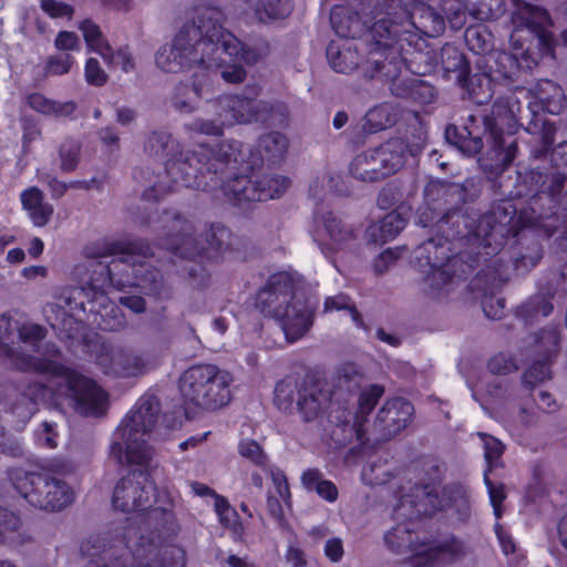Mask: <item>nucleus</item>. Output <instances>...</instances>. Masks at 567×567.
<instances>
[{
	"instance_id": "obj_1",
	"label": "nucleus",
	"mask_w": 567,
	"mask_h": 567,
	"mask_svg": "<svg viewBox=\"0 0 567 567\" xmlns=\"http://www.w3.org/2000/svg\"><path fill=\"white\" fill-rule=\"evenodd\" d=\"M461 185H466L465 199L444 208L435 236L415 250L416 265L426 272L424 290L431 297H437L454 278L466 280L478 267L480 280L505 281L528 274L543 258L539 243L522 231L530 220L514 197L508 194L477 214L464 207L478 197L475 183L466 179Z\"/></svg>"
},
{
	"instance_id": "obj_2",
	"label": "nucleus",
	"mask_w": 567,
	"mask_h": 567,
	"mask_svg": "<svg viewBox=\"0 0 567 567\" xmlns=\"http://www.w3.org/2000/svg\"><path fill=\"white\" fill-rule=\"evenodd\" d=\"M288 138L279 132L261 135L255 150L249 152L245 169L223 179L228 169L237 168L243 155V144L237 141L220 142L215 147L200 144L193 151L181 153L179 157L167 158L164 171L174 184L202 190L221 187L224 195L236 206L246 203L267 202L280 197L290 179L282 175L268 174L266 169L277 168L288 151ZM244 162V159H241Z\"/></svg>"
},
{
	"instance_id": "obj_3",
	"label": "nucleus",
	"mask_w": 567,
	"mask_h": 567,
	"mask_svg": "<svg viewBox=\"0 0 567 567\" xmlns=\"http://www.w3.org/2000/svg\"><path fill=\"white\" fill-rule=\"evenodd\" d=\"M220 16L219 11L205 9L184 23L172 43L156 52V65L169 73L198 65L209 75L219 70L228 83H241L247 75L243 62L256 59H250L251 51L223 27Z\"/></svg>"
},
{
	"instance_id": "obj_4",
	"label": "nucleus",
	"mask_w": 567,
	"mask_h": 567,
	"mask_svg": "<svg viewBox=\"0 0 567 567\" xmlns=\"http://www.w3.org/2000/svg\"><path fill=\"white\" fill-rule=\"evenodd\" d=\"M384 16L374 21L372 31L377 49L388 45L395 54L406 55L408 69L413 75L424 76L437 68V51L427 38H436L445 30L444 18L427 2L408 8L402 0H385Z\"/></svg>"
},
{
	"instance_id": "obj_5",
	"label": "nucleus",
	"mask_w": 567,
	"mask_h": 567,
	"mask_svg": "<svg viewBox=\"0 0 567 567\" xmlns=\"http://www.w3.org/2000/svg\"><path fill=\"white\" fill-rule=\"evenodd\" d=\"M519 127L513 111L501 102H495L489 114H470L463 125L449 124L445 128L446 141L466 155L478 154L483 137L488 145L487 152L480 157L481 169L492 182L513 164L517 155L515 134Z\"/></svg>"
},
{
	"instance_id": "obj_6",
	"label": "nucleus",
	"mask_w": 567,
	"mask_h": 567,
	"mask_svg": "<svg viewBox=\"0 0 567 567\" xmlns=\"http://www.w3.org/2000/svg\"><path fill=\"white\" fill-rule=\"evenodd\" d=\"M193 224L181 214L172 217L169 231L159 237L157 246L172 254V262L181 260L178 274L194 286H206L209 272L204 260L217 261L226 252L239 251L241 239L220 223H212L205 238L197 237Z\"/></svg>"
},
{
	"instance_id": "obj_7",
	"label": "nucleus",
	"mask_w": 567,
	"mask_h": 567,
	"mask_svg": "<svg viewBox=\"0 0 567 567\" xmlns=\"http://www.w3.org/2000/svg\"><path fill=\"white\" fill-rule=\"evenodd\" d=\"M514 29L509 37L512 51H495L491 54V71L498 79L515 81L538 65L540 58H556V39L548 29L550 16L547 10L528 4L513 17Z\"/></svg>"
},
{
	"instance_id": "obj_8",
	"label": "nucleus",
	"mask_w": 567,
	"mask_h": 567,
	"mask_svg": "<svg viewBox=\"0 0 567 567\" xmlns=\"http://www.w3.org/2000/svg\"><path fill=\"white\" fill-rule=\"evenodd\" d=\"M90 258L116 256L105 267L109 282L117 290L138 288L147 295L159 296L163 288L162 272L146 259L154 256L153 247L144 239L102 238L89 244Z\"/></svg>"
},
{
	"instance_id": "obj_9",
	"label": "nucleus",
	"mask_w": 567,
	"mask_h": 567,
	"mask_svg": "<svg viewBox=\"0 0 567 567\" xmlns=\"http://www.w3.org/2000/svg\"><path fill=\"white\" fill-rule=\"evenodd\" d=\"M85 567H185L186 551L182 546L161 544L141 536L135 548L128 543L121 546L110 543L107 534H91L80 546Z\"/></svg>"
},
{
	"instance_id": "obj_10",
	"label": "nucleus",
	"mask_w": 567,
	"mask_h": 567,
	"mask_svg": "<svg viewBox=\"0 0 567 567\" xmlns=\"http://www.w3.org/2000/svg\"><path fill=\"white\" fill-rule=\"evenodd\" d=\"M297 280L288 271L271 274L255 295L254 306L265 317L276 319L290 342L299 340L312 327L313 311L296 298Z\"/></svg>"
},
{
	"instance_id": "obj_11",
	"label": "nucleus",
	"mask_w": 567,
	"mask_h": 567,
	"mask_svg": "<svg viewBox=\"0 0 567 567\" xmlns=\"http://www.w3.org/2000/svg\"><path fill=\"white\" fill-rule=\"evenodd\" d=\"M553 167L551 173L538 168L518 171L516 182L509 195L516 199H525L529 220H539L559 213L558 197L567 178V143H558L548 153Z\"/></svg>"
},
{
	"instance_id": "obj_12",
	"label": "nucleus",
	"mask_w": 567,
	"mask_h": 567,
	"mask_svg": "<svg viewBox=\"0 0 567 567\" xmlns=\"http://www.w3.org/2000/svg\"><path fill=\"white\" fill-rule=\"evenodd\" d=\"M233 374L213 363H195L178 378V391L187 420L202 412H214L231 401Z\"/></svg>"
},
{
	"instance_id": "obj_13",
	"label": "nucleus",
	"mask_w": 567,
	"mask_h": 567,
	"mask_svg": "<svg viewBox=\"0 0 567 567\" xmlns=\"http://www.w3.org/2000/svg\"><path fill=\"white\" fill-rule=\"evenodd\" d=\"M157 487L146 470H131L115 485L112 504L123 513H143L148 509V517L156 520L158 536L167 539L175 537L181 526L173 511L176 498L168 495L169 507H153L157 501Z\"/></svg>"
},
{
	"instance_id": "obj_14",
	"label": "nucleus",
	"mask_w": 567,
	"mask_h": 567,
	"mask_svg": "<svg viewBox=\"0 0 567 567\" xmlns=\"http://www.w3.org/2000/svg\"><path fill=\"white\" fill-rule=\"evenodd\" d=\"M4 354L13 357V367L22 372L62 378L80 414L101 416L106 412L109 393L96 381L78 370L53 359L13 353L9 349H4Z\"/></svg>"
},
{
	"instance_id": "obj_15",
	"label": "nucleus",
	"mask_w": 567,
	"mask_h": 567,
	"mask_svg": "<svg viewBox=\"0 0 567 567\" xmlns=\"http://www.w3.org/2000/svg\"><path fill=\"white\" fill-rule=\"evenodd\" d=\"M393 48L373 50L364 69V78L388 83L392 95L419 105H427L437 97L436 87L430 82L417 78H402L403 68L408 69L406 55L395 54Z\"/></svg>"
},
{
	"instance_id": "obj_16",
	"label": "nucleus",
	"mask_w": 567,
	"mask_h": 567,
	"mask_svg": "<svg viewBox=\"0 0 567 567\" xmlns=\"http://www.w3.org/2000/svg\"><path fill=\"white\" fill-rule=\"evenodd\" d=\"M422 150V145H410L403 137H391L357 154L349 165V173L361 182H380L403 167L409 155L416 156Z\"/></svg>"
},
{
	"instance_id": "obj_17",
	"label": "nucleus",
	"mask_w": 567,
	"mask_h": 567,
	"mask_svg": "<svg viewBox=\"0 0 567 567\" xmlns=\"http://www.w3.org/2000/svg\"><path fill=\"white\" fill-rule=\"evenodd\" d=\"M13 488L33 507L45 512H60L74 501L72 487L47 472L14 467L8 472Z\"/></svg>"
},
{
	"instance_id": "obj_18",
	"label": "nucleus",
	"mask_w": 567,
	"mask_h": 567,
	"mask_svg": "<svg viewBox=\"0 0 567 567\" xmlns=\"http://www.w3.org/2000/svg\"><path fill=\"white\" fill-rule=\"evenodd\" d=\"M169 340L161 344L152 342L144 348L109 347L102 344L95 355V364L103 374L114 379L143 377L159 367Z\"/></svg>"
},
{
	"instance_id": "obj_19",
	"label": "nucleus",
	"mask_w": 567,
	"mask_h": 567,
	"mask_svg": "<svg viewBox=\"0 0 567 567\" xmlns=\"http://www.w3.org/2000/svg\"><path fill=\"white\" fill-rule=\"evenodd\" d=\"M161 403L156 395H142L126 413L116 427L115 435L125 445L124 464L143 465L147 462L145 453L146 436L155 427Z\"/></svg>"
},
{
	"instance_id": "obj_20",
	"label": "nucleus",
	"mask_w": 567,
	"mask_h": 567,
	"mask_svg": "<svg viewBox=\"0 0 567 567\" xmlns=\"http://www.w3.org/2000/svg\"><path fill=\"white\" fill-rule=\"evenodd\" d=\"M326 399L321 380L311 373L302 378L287 375L277 382L274 391V404L278 410L285 413L296 410L306 422L320 415Z\"/></svg>"
},
{
	"instance_id": "obj_21",
	"label": "nucleus",
	"mask_w": 567,
	"mask_h": 567,
	"mask_svg": "<svg viewBox=\"0 0 567 567\" xmlns=\"http://www.w3.org/2000/svg\"><path fill=\"white\" fill-rule=\"evenodd\" d=\"M256 96L257 93L254 96L226 93L218 95L214 100L217 103L221 117H225L229 126L250 123L268 124L275 110L281 115H288V107L285 103L276 102L271 104L257 100Z\"/></svg>"
},
{
	"instance_id": "obj_22",
	"label": "nucleus",
	"mask_w": 567,
	"mask_h": 567,
	"mask_svg": "<svg viewBox=\"0 0 567 567\" xmlns=\"http://www.w3.org/2000/svg\"><path fill=\"white\" fill-rule=\"evenodd\" d=\"M561 331L558 326L549 324L532 334V344L539 359L535 360L523 373L522 382L528 390L538 383L551 379V364L560 351Z\"/></svg>"
},
{
	"instance_id": "obj_23",
	"label": "nucleus",
	"mask_w": 567,
	"mask_h": 567,
	"mask_svg": "<svg viewBox=\"0 0 567 567\" xmlns=\"http://www.w3.org/2000/svg\"><path fill=\"white\" fill-rule=\"evenodd\" d=\"M369 6L373 7V16L368 20H363L357 10L344 4H336L330 11V23L336 34L340 38L339 40L352 41L360 39L368 32L372 34L374 42L369 51L367 61L362 65L363 70L371 58V52L377 49L378 38L372 31L374 22H371L384 16V7L380 0H369Z\"/></svg>"
},
{
	"instance_id": "obj_24",
	"label": "nucleus",
	"mask_w": 567,
	"mask_h": 567,
	"mask_svg": "<svg viewBox=\"0 0 567 567\" xmlns=\"http://www.w3.org/2000/svg\"><path fill=\"white\" fill-rule=\"evenodd\" d=\"M466 185L446 181H430L424 187V206L419 209L417 218L422 227L436 224L447 205L465 199Z\"/></svg>"
},
{
	"instance_id": "obj_25",
	"label": "nucleus",
	"mask_w": 567,
	"mask_h": 567,
	"mask_svg": "<svg viewBox=\"0 0 567 567\" xmlns=\"http://www.w3.org/2000/svg\"><path fill=\"white\" fill-rule=\"evenodd\" d=\"M425 471L430 475V481L421 485V499L417 509L425 516H432L437 512L445 511L454 505L456 497L461 496L462 487L460 485H445L439 487L443 480V470L437 462L424 463Z\"/></svg>"
},
{
	"instance_id": "obj_26",
	"label": "nucleus",
	"mask_w": 567,
	"mask_h": 567,
	"mask_svg": "<svg viewBox=\"0 0 567 567\" xmlns=\"http://www.w3.org/2000/svg\"><path fill=\"white\" fill-rule=\"evenodd\" d=\"M83 295L87 298L89 309L84 301L81 302L83 311H89L93 315L92 322L103 331H116L121 329L124 323V317L121 310L111 302L106 292L92 284H87L82 288Z\"/></svg>"
},
{
	"instance_id": "obj_27",
	"label": "nucleus",
	"mask_w": 567,
	"mask_h": 567,
	"mask_svg": "<svg viewBox=\"0 0 567 567\" xmlns=\"http://www.w3.org/2000/svg\"><path fill=\"white\" fill-rule=\"evenodd\" d=\"M213 94L212 76L200 69L189 80L178 82L173 91L172 105L181 113L194 112L203 99Z\"/></svg>"
},
{
	"instance_id": "obj_28",
	"label": "nucleus",
	"mask_w": 567,
	"mask_h": 567,
	"mask_svg": "<svg viewBox=\"0 0 567 567\" xmlns=\"http://www.w3.org/2000/svg\"><path fill=\"white\" fill-rule=\"evenodd\" d=\"M413 411V405L405 399H388L377 414L374 426L382 437L390 440L409 425Z\"/></svg>"
},
{
	"instance_id": "obj_29",
	"label": "nucleus",
	"mask_w": 567,
	"mask_h": 567,
	"mask_svg": "<svg viewBox=\"0 0 567 567\" xmlns=\"http://www.w3.org/2000/svg\"><path fill=\"white\" fill-rule=\"evenodd\" d=\"M420 522L409 518L398 523L391 530L384 534L386 547L394 554H411L412 560L421 555L426 540L421 539L417 533Z\"/></svg>"
},
{
	"instance_id": "obj_30",
	"label": "nucleus",
	"mask_w": 567,
	"mask_h": 567,
	"mask_svg": "<svg viewBox=\"0 0 567 567\" xmlns=\"http://www.w3.org/2000/svg\"><path fill=\"white\" fill-rule=\"evenodd\" d=\"M421 555L417 558L423 560V565L435 567L439 563L454 564L462 560L467 555L464 540L451 534L442 542L433 545L427 539Z\"/></svg>"
},
{
	"instance_id": "obj_31",
	"label": "nucleus",
	"mask_w": 567,
	"mask_h": 567,
	"mask_svg": "<svg viewBox=\"0 0 567 567\" xmlns=\"http://www.w3.org/2000/svg\"><path fill=\"white\" fill-rule=\"evenodd\" d=\"M330 66L338 73L348 74L360 65V54L352 41L331 40L326 49Z\"/></svg>"
},
{
	"instance_id": "obj_32",
	"label": "nucleus",
	"mask_w": 567,
	"mask_h": 567,
	"mask_svg": "<svg viewBox=\"0 0 567 567\" xmlns=\"http://www.w3.org/2000/svg\"><path fill=\"white\" fill-rule=\"evenodd\" d=\"M20 202L33 226L44 227L50 223L54 208L44 200V194L39 187L30 186L23 189L20 194Z\"/></svg>"
},
{
	"instance_id": "obj_33",
	"label": "nucleus",
	"mask_w": 567,
	"mask_h": 567,
	"mask_svg": "<svg viewBox=\"0 0 567 567\" xmlns=\"http://www.w3.org/2000/svg\"><path fill=\"white\" fill-rule=\"evenodd\" d=\"M408 219L396 210L385 214L379 221L372 223L365 230L369 244L383 245L394 239L406 226Z\"/></svg>"
},
{
	"instance_id": "obj_34",
	"label": "nucleus",
	"mask_w": 567,
	"mask_h": 567,
	"mask_svg": "<svg viewBox=\"0 0 567 567\" xmlns=\"http://www.w3.org/2000/svg\"><path fill=\"white\" fill-rule=\"evenodd\" d=\"M385 389L381 384H370L362 389L358 398V409L354 415V432L359 440L365 434L364 424L369 415L372 413L380 399L383 396Z\"/></svg>"
},
{
	"instance_id": "obj_35",
	"label": "nucleus",
	"mask_w": 567,
	"mask_h": 567,
	"mask_svg": "<svg viewBox=\"0 0 567 567\" xmlns=\"http://www.w3.org/2000/svg\"><path fill=\"white\" fill-rule=\"evenodd\" d=\"M508 279L505 281H494L488 278H482L478 279V272L476 274L473 285L476 289H480L483 291V298L481 301L482 309L484 311V315L492 320H499L504 317L505 313V299L504 298H496L493 295H488V292H494L495 290H498L502 288L504 284H506Z\"/></svg>"
},
{
	"instance_id": "obj_36",
	"label": "nucleus",
	"mask_w": 567,
	"mask_h": 567,
	"mask_svg": "<svg viewBox=\"0 0 567 567\" xmlns=\"http://www.w3.org/2000/svg\"><path fill=\"white\" fill-rule=\"evenodd\" d=\"M437 59V65L441 64L444 76L451 79L454 74L456 83L464 81V75H468L471 71V64L465 54L452 43H445L441 48Z\"/></svg>"
},
{
	"instance_id": "obj_37",
	"label": "nucleus",
	"mask_w": 567,
	"mask_h": 567,
	"mask_svg": "<svg viewBox=\"0 0 567 567\" xmlns=\"http://www.w3.org/2000/svg\"><path fill=\"white\" fill-rule=\"evenodd\" d=\"M553 296L537 292L516 308L515 315L526 326L534 324L540 318L548 317L554 311Z\"/></svg>"
},
{
	"instance_id": "obj_38",
	"label": "nucleus",
	"mask_w": 567,
	"mask_h": 567,
	"mask_svg": "<svg viewBox=\"0 0 567 567\" xmlns=\"http://www.w3.org/2000/svg\"><path fill=\"white\" fill-rule=\"evenodd\" d=\"M398 118L399 109L391 103L383 102L365 113L363 128L369 134L379 133L395 125Z\"/></svg>"
},
{
	"instance_id": "obj_39",
	"label": "nucleus",
	"mask_w": 567,
	"mask_h": 567,
	"mask_svg": "<svg viewBox=\"0 0 567 567\" xmlns=\"http://www.w3.org/2000/svg\"><path fill=\"white\" fill-rule=\"evenodd\" d=\"M536 97L542 110L553 115L560 114L566 107L563 87L551 80H540L536 86Z\"/></svg>"
},
{
	"instance_id": "obj_40",
	"label": "nucleus",
	"mask_w": 567,
	"mask_h": 567,
	"mask_svg": "<svg viewBox=\"0 0 567 567\" xmlns=\"http://www.w3.org/2000/svg\"><path fill=\"white\" fill-rule=\"evenodd\" d=\"M256 19L269 24L287 19L293 11L292 0H256L252 6Z\"/></svg>"
},
{
	"instance_id": "obj_41",
	"label": "nucleus",
	"mask_w": 567,
	"mask_h": 567,
	"mask_svg": "<svg viewBox=\"0 0 567 567\" xmlns=\"http://www.w3.org/2000/svg\"><path fill=\"white\" fill-rule=\"evenodd\" d=\"M457 85L466 93L468 100L478 105L488 103L493 96L492 80L485 73L470 72L468 75H464V81L457 82Z\"/></svg>"
},
{
	"instance_id": "obj_42",
	"label": "nucleus",
	"mask_w": 567,
	"mask_h": 567,
	"mask_svg": "<svg viewBox=\"0 0 567 567\" xmlns=\"http://www.w3.org/2000/svg\"><path fill=\"white\" fill-rule=\"evenodd\" d=\"M464 41L474 54L484 55L493 49V34L483 23L468 25L464 32Z\"/></svg>"
},
{
	"instance_id": "obj_43",
	"label": "nucleus",
	"mask_w": 567,
	"mask_h": 567,
	"mask_svg": "<svg viewBox=\"0 0 567 567\" xmlns=\"http://www.w3.org/2000/svg\"><path fill=\"white\" fill-rule=\"evenodd\" d=\"M209 111L213 113L214 118H195L190 124V128L199 134L221 136L224 128L229 125L226 123L225 117H221L214 99L209 100Z\"/></svg>"
},
{
	"instance_id": "obj_44",
	"label": "nucleus",
	"mask_w": 567,
	"mask_h": 567,
	"mask_svg": "<svg viewBox=\"0 0 567 567\" xmlns=\"http://www.w3.org/2000/svg\"><path fill=\"white\" fill-rule=\"evenodd\" d=\"M14 332L13 320L8 315H0V369L16 370L22 372L20 369L13 367V357L6 355L4 349H9L13 353L25 354L24 352L13 349L8 341L11 340Z\"/></svg>"
},
{
	"instance_id": "obj_45",
	"label": "nucleus",
	"mask_w": 567,
	"mask_h": 567,
	"mask_svg": "<svg viewBox=\"0 0 567 567\" xmlns=\"http://www.w3.org/2000/svg\"><path fill=\"white\" fill-rule=\"evenodd\" d=\"M323 227L330 239L338 244H346L355 238L354 230L346 225L333 212L322 215Z\"/></svg>"
},
{
	"instance_id": "obj_46",
	"label": "nucleus",
	"mask_w": 567,
	"mask_h": 567,
	"mask_svg": "<svg viewBox=\"0 0 567 567\" xmlns=\"http://www.w3.org/2000/svg\"><path fill=\"white\" fill-rule=\"evenodd\" d=\"M79 29L83 34L89 50L94 51L100 55L110 50L109 41L104 38L100 27L93 20L84 19L80 22Z\"/></svg>"
},
{
	"instance_id": "obj_47",
	"label": "nucleus",
	"mask_w": 567,
	"mask_h": 567,
	"mask_svg": "<svg viewBox=\"0 0 567 567\" xmlns=\"http://www.w3.org/2000/svg\"><path fill=\"white\" fill-rule=\"evenodd\" d=\"M238 453L241 457L247 458L255 466L267 471L269 467V458L262 446L254 439H243L238 443Z\"/></svg>"
},
{
	"instance_id": "obj_48",
	"label": "nucleus",
	"mask_w": 567,
	"mask_h": 567,
	"mask_svg": "<svg viewBox=\"0 0 567 567\" xmlns=\"http://www.w3.org/2000/svg\"><path fill=\"white\" fill-rule=\"evenodd\" d=\"M101 56L110 68H120L124 73L134 72L136 69L135 60L128 45L121 47L117 50H113L110 45V50L103 52Z\"/></svg>"
},
{
	"instance_id": "obj_49",
	"label": "nucleus",
	"mask_w": 567,
	"mask_h": 567,
	"mask_svg": "<svg viewBox=\"0 0 567 567\" xmlns=\"http://www.w3.org/2000/svg\"><path fill=\"white\" fill-rule=\"evenodd\" d=\"M81 155V144L74 138H65L59 147V157L61 159L60 168L65 173L74 172L79 165Z\"/></svg>"
},
{
	"instance_id": "obj_50",
	"label": "nucleus",
	"mask_w": 567,
	"mask_h": 567,
	"mask_svg": "<svg viewBox=\"0 0 567 567\" xmlns=\"http://www.w3.org/2000/svg\"><path fill=\"white\" fill-rule=\"evenodd\" d=\"M74 62L70 53L49 55L42 68V79L68 74Z\"/></svg>"
},
{
	"instance_id": "obj_51",
	"label": "nucleus",
	"mask_w": 567,
	"mask_h": 567,
	"mask_svg": "<svg viewBox=\"0 0 567 567\" xmlns=\"http://www.w3.org/2000/svg\"><path fill=\"white\" fill-rule=\"evenodd\" d=\"M214 508L218 516L219 523L224 527L230 528L234 532H237L238 528H241L238 513L234 507L230 506L228 499L225 496L216 495Z\"/></svg>"
},
{
	"instance_id": "obj_52",
	"label": "nucleus",
	"mask_w": 567,
	"mask_h": 567,
	"mask_svg": "<svg viewBox=\"0 0 567 567\" xmlns=\"http://www.w3.org/2000/svg\"><path fill=\"white\" fill-rule=\"evenodd\" d=\"M504 0H475L473 16L481 21H493L504 12Z\"/></svg>"
},
{
	"instance_id": "obj_53",
	"label": "nucleus",
	"mask_w": 567,
	"mask_h": 567,
	"mask_svg": "<svg viewBox=\"0 0 567 567\" xmlns=\"http://www.w3.org/2000/svg\"><path fill=\"white\" fill-rule=\"evenodd\" d=\"M173 143L172 134L165 131H153L145 143V151L152 156H168L169 144Z\"/></svg>"
},
{
	"instance_id": "obj_54",
	"label": "nucleus",
	"mask_w": 567,
	"mask_h": 567,
	"mask_svg": "<svg viewBox=\"0 0 567 567\" xmlns=\"http://www.w3.org/2000/svg\"><path fill=\"white\" fill-rule=\"evenodd\" d=\"M266 472L270 475L272 485L279 498H281L286 506L290 507L292 495L286 473L277 466H269Z\"/></svg>"
},
{
	"instance_id": "obj_55",
	"label": "nucleus",
	"mask_w": 567,
	"mask_h": 567,
	"mask_svg": "<svg viewBox=\"0 0 567 567\" xmlns=\"http://www.w3.org/2000/svg\"><path fill=\"white\" fill-rule=\"evenodd\" d=\"M84 78L89 85L101 87L109 81V75L95 58H89L84 65Z\"/></svg>"
},
{
	"instance_id": "obj_56",
	"label": "nucleus",
	"mask_w": 567,
	"mask_h": 567,
	"mask_svg": "<svg viewBox=\"0 0 567 567\" xmlns=\"http://www.w3.org/2000/svg\"><path fill=\"white\" fill-rule=\"evenodd\" d=\"M555 125L545 122L542 130L539 144L532 150V154L535 158H546L548 156L549 151L555 147L553 146L555 142Z\"/></svg>"
},
{
	"instance_id": "obj_57",
	"label": "nucleus",
	"mask_w": 567,
	"mask_h": 567,
	"mask_svg": "<svg viewBox=\"0 0 567 567\" xmlns=\"http://www.w3.org/2000/svg\"><path fill=\"white\" fill-rule=\"evenodd\" d=\"M489 473L487 471H484V483L486 485L488 497L491 505L494 509V514L496 518H499L502 516V505L503 502L506 498L505 488L504 485L501 483L498 485H495L491 478Z\"/></svg>"
},
{
	"instance_id": "obj_58",
	"label": "nucleus",
	"mask_w": 567,
	"mask_h": 567,
	"mask_svg": "<svg viewBox=\"0 0 567 567\" xmlns=\"http://www.w3.org/2000/svg\"><path fill=\"white\" fill-rule=\"evenodd\" d=\"M93 183H95V178H92L91 181H75L68 185L56 177H51L48 182V186L53 198H61L65 195L69 187L90 189Z\"/></svg>"
},
{
	"instance_id": "obj_59",
	"label": "nucleus",
	"mask_w": 567,
	"mask_h": 567,
	"mask_svg": "<svg viewBox=\"0 0 567 567\" xmlns=\"http://www.w3.org/2000/svg\"><path fill=\"white\" fill-rule=\"evenodd\" d=\"M40 6L41 9L52 19H71L74 13V8L71 4L56 0H40Z\"/></svg>"
},
{
	"instance_id": "obj_60",
	"label": "nucleus",
	"mask_w": 567,
	"mask_h": 567,
	"mask_svg": "<svg viewBox=\"0 0 567 567\" xmlns=\"http://www.w3.org/2000/svg\"><path fill=\"white\" fill-rule=\"evenodd\" d=\"M18 336L23 343L35 346L47 337V329L38 323H24L18 329Z\"/></svg>"
},
{
	"instance_id": "obj_61",
	"label": "nucleus",
	"mask_w": 567,
	"mask_h": 567,
	"mask_svg": "<svg viewBox=\"0 0 567 567\" xmlns=\"http://www.w3.org/2000/svg\"><path fill=\"white\" fill-rule=\"evenodd\" d=\"M504 453V445L502 442L495 437H489L487 441H485L484 444V457L487 464V467L485 471L489 473L492 468L496 465V461L499 460V457Z\"/></svg>"
},
{
	"instance_id": "obj_62",
	"label": "nucleus",
	"mask_w": 567,
	"mask_h": 567,
	"mask_svg": "<svg viewBox=\"0 0 567 567\" xmlns=\"http://www.w3.org/2000/svg\"><path fill=\"white\" fill-rule=\"evenodd\" d=\"M54 47L59 51H79L80 40L75 32L72 31H60L54 40Z\"/></svg>"
},
{
	"instance_id": "obj_63",
	"label": "nucleus",
	"mask_w": 567,
	"mask_h": 567,
	"mask_svg": "<svg viewBox=\"0 0 567 567\" xmlns=\"http://www.w3.org/2000/svg\"><path fill=\"white\" fill-rule=\"evenodd\" d=\"M25 101L30 109L43 115H50L52 105H54L52 99H49L39 92L28 94Z\"/></svg>"
},
{
	"instance_id": "obj_64",
	"label": "nucleus",
	"mask_w": 567,
	"mask_h": 567,
	"mask_svg": "<svg viewBox=\"0 0 567 567\" xmlns=\"http://www.w3.org/2000/svg\"><path fill=\"white\" fill-rule=\"evenodd\" d=\"M400 254L396 250L388 248L379 254L372 264L373 270L377 275L384 274L391 264L398 260Z\"/></svg>"
}]
</instances>
